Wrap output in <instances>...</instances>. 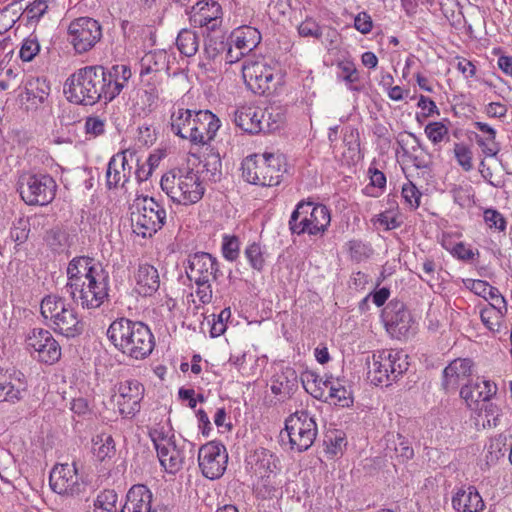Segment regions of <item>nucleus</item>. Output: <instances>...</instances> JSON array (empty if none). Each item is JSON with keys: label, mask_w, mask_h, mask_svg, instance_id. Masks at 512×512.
I'll return each mask as SVG.
<instances>
[{"label": "nucleus", "mask_w": 512, "mask_h": 512, "mask_svg": "<svg viewBox=\"0 0 512 512\" xmlns=\"http://www.w3.org/2000/svg\"><path fill=\"white\" fill-rule=\"evenodd\" d=\"M65 291L82 308L96 309L108 298L109 277L89 257H76L67 267Z\"/></svg>", "instance_id": "f257e3e1"}, {"label": "nucleus", "mask_w": 512, "mask_h": 512, "mask_svg": "<svg viewBox=\"0 0 512 512\" xmlns=\"http://www.w3.org/2000/svg\"><path fill=\"white\" fill-rule=\"evenodd\" d=\"M106 335L118 351L135 360L147 358L155 346L154 336L146 324L125 317L114 320Z\"/></svg>", "instance_id": "f03ea898"}, {"label": "nucleus", "mask_w": 512, "mask_h": 512, "mask_svg": "<svg viewBox=\"0 0 512 512\" xmlns=\"http://www.w3.org/2000/svg\"><path fill=\"white\" fill-rule=\"evenodd\" d=\"M102 65L85 66L76 70L64 84V94L70 103L92 106L105 100L106 76Z\"/></svg>", "instance_id": "7ed1b4c3"}, {"label": "nucleus", "mask_w": 512, "mask_h": 512, "mask_svg": "<svg viewBox=\"0 0 512 512\" xmlns=\"http://www.w3.org/2000/svg\"><path fill=\"white\" fill-rule=\"evenodd\" d=\"M40 312L46 324L56 333L68 338L80 335L84 323L75 309L63 297L58 295L45 296L40 305Z\"/></svg>", "instance_id": "20e7f679"}, {"label": "nucleus", "mask_w": 512, "mask_h": 512, "mask_svg": "<svg viewBox=\"0 0 512 512\" xmlns=\"http://www.w3.org/2000/svg\"><path fill=\"white\" fill-rule=\"evenodd\" d=\"M161 189L174 202L191 205L201 200L205 187L197 172L191 169H172L160 181Z\"/></svg>", "instance_id": "39448f33"}, {"label": "nucleus", "mask_w": 512, "mask_h": 512, "mask_svg": "<svg viewBox=\"0 0 512 512\" xmlns=\"http://www.w3.org/2000/svg\"><path fill=\"white\" fill-rule=\"evenodd\" d=\"M284 158L273 153L254 154L242 162V176L251 184L272 187L281 182Z\"/></svg>", "instance_id": "423d86ee"}, {"label": "nucleus", "mask_w": 512, "mask_h": 512, "mask_svg": "<svg viewBox=\"0 0 512 512\" xmlns=\"http://www.w3.org/2000/svg\"><path fill=\"white\" fill-rule=\"evenodd\" d=\"M408 355L398 350H379L367 360L368 378L374 385L388 387L396 382L407 370Z\"/></svg>", "instance_id": "0eeeda50"}, {"label": "nucleus", "mask_w": 512, "mask_h": 512, "mask_svg": "<svg viewBox=\"0 0 512 512\" xmlns=\"http://www.w3.org/2000/svg\"><path fill=\"white\" fill-rule=\"evenodd\" d=\"M330 222V212L325 205L301 201L291 214L289 229L298 235H323Z\"/></svg>", "instance_id": "6e6552de"}, {"label": "nucleus", "mask_w": 512, "mask_h": 512, "mask_svg": "<svg viewBox=\"0 0 512 512\" xmlns=\"http://www.w3.org/2000/svg\"><path fill=\"white\" fill-rule=\"evenodd\" d=\"M131 209L133 232L142 238L152 237L165 224L166 211L152 197L136 198Z\"/></svg>", "instance_id": "1a4fd4ad"}, {"label": "nucleus", "mask_w": 512, "mask_h": 512, "mask_svg": "<svg viewBox=\"0 0 512 512\" xmlns=\"http://www.w3.org/2000/svg\"><path fill=\"white\" fill-rule=\"evenodd\" d=\"M242 75L247 87L259 95L275 92L281 80L277 65L268 63L264 58L245 60Z\"/></svg>", "instance_id": "9d476101"}, {"label": "nucleus", "mask_w": 512, "mask_h": 512, "mask_svg": "<svg viewBox=\"0 0 512 512\" xmlns=\"http://www.w3.org/2000/svg\"><path fill=\"white\" fill-rule=\"evenodd\" d=\"M168 69V55L164 50L147 52L140 60V78L146 103L152 106L159 98V87Z\"/></svg>", "instance_id": "9b49d317"}, {"label": "nucleus", "mask_w": 512, "mask_h": 512, "mask_svg": "<svg viewBox=\"0 0 512 512\" xmlns=\"http://www.w3.org/2000/svg\"><path fill=\"white\" fill-rule=\"evenodd\" d=\"M284 430L290 449L299 453L313 445L318 432L315 419L305 410L291 414L285 420Z\"/></svg>", "instance_id": "f8f14e48"}, {"label": "nucleus", "mask_w": 512, "mask_h": 512, "mask_svg": "<svg viewBox=\"0 0 512 512\" xmlns=\"http://www.w3.org/2000/svg\"><path fill=\"white\" fill-rule=\"evenodd\" d=\"M56 187L54 179L47 174H26L18 182L20 196L28 205L49 204L55 197Z\"/></svg>", "instance_id": "ddd939ff"}, {"label": "nucleus", "mask_w": 512, "mask_h": 512, "mask_svg": "<svg viewBox=\"0 0 512 512\" xmlns=\"http://www.w3.org/2000/svg\"><path fill=\"white\" fill-rule=\"evenodd\" d=\"M307 382L310 378L317 388L311 392L315 398L330 401L335 405L341 407H349L353 403L352 391L346 385V381L341 378H335L332 375L325 374L324 377H319L315 374L306 375Z\"/></svg>", "instance_id": "4468645a"}, {"label": "nucleus", "mask_w": 512, "mask_h": 512, "mask_svg": "<svg viewBox=\"0 0 512 512\" xmlns=\"http://www.w3.org/2000/svg\"><path fill=\"white\" fill-rule=\"evenodd\" d=\"M51 489L66 497H78L86 492V483L78 475L76 463L57 464L49 476Z\"/></svg>", "instance_id": "2eb2a0df"}, {"label": "nucleus", "mask_w": 512, "mask_h": 512, "mask_svg": "<svg viewBox=\"0 0 512 512\" xmlns=\"http://www.w3.org/2000/svg\"><path fill=\"white\" fill-rule=\"evenodd\" d=\"M144 391V386L135 379H125L115 384L112 401L122 417L133 418L140 411Z\"/></svg>", "instance_id": "dca6fc26"}, {"label": "nucleus", "mask_w": 512, "mask_h": 512, "mask_svg": "<svg viewBox=\"0 0 512 512\" xmlns=\"http://www.w3.org/2000/svg\"><path fill=\"white\" fill-rule=\"evenodd\" d=\"M101 38V25L93 18L80 17L68 26V40L79 54L91 50Z\"/></svg>", "instance_id": "f3484780"}, {"label": "nucleus", "mask_w": 512, "mask_h": 512, "mask_svg": "<svg viewBox=\"0 0 512 512\" xmlns=\"http://www.w3.org/2000/svg\"><path fill=\"white\" fill-rule=\"evenodd\" d=\"M198 462L204 477L211 480L220 478L228 462L225 446L216 441L206 443L198 451Z\"/></svg>", "instance_id": "a211bd4d"}, {"label": "nucleus", "mask_w": 512, "mask_h": 512, "mask_svg": "<svg viewBox=\"0 0 512 512\" xmlns=\"http://www.w3.org/2000/svg\"><path fill=\"white\" fill-rule=\"evenodd\" d=\"M27 347L33 350L38 361L52 365L61 357V347L52 334L45 329H33L26 338Z\"/></svg>", "instance_id": "6ab92c4d"}, {"label": "nucleus", "mask_w": 512, "mask_h": 512, "mask_svg": "<svg viewBox=\"0 0 512 512\" xmlns=\"http://www.w3.org/2000/svg\"><path fill=\"white\" fill-rule=\"evenodd\" d=\"M195 446L185 439L177 442L174 440L169 445L157 452L160 464L168 473L178 472L186 460L194 459Z\"/></svg>", "instance_id": "aec40b11"}, {"label": "nucleus", "mask_w": 512, "mask_h": 512, "mask_svg": "<svg viewBox=\"0 0 512 512\" xmlns=\"http://www.w3.org/2000/svg\"><path fill=\"white\" fill-rule=\"evenodd\" d=\"M382 318L387 331L396 338L405 337L412 329L414 321L401 301H391L384 308Z\"/></svg>", "instance_id": "412c9836"}, {"label": "nucleus", "mask_w": 512, "mask_h": 512, "mask_svg": "<svg viewBox=\"0 0 512 512\" xmlns=\"http://www.w3.org/2000/svg\"><path fill=\"white\" fill-rule=\"evenodd\" d=\"M220 128V120L209 110L194 111V120L189 140L204 145L212 141Z\"/></svg>", "instance_id": "4be33fe9"}, {"label": "nucleus", "mask_w": 512, "mask_h": 512, "mask_svg": "<svg viewBox=\"0 0 512 512\" xmlns=\"http://www.w3.org/2000/svg\"><path fill=\"white\" fill-rule=\"evenodd\" d=\"M186 274L190 281L199 282L216 280L221 273L216 258L209 253L198 252L189 256Z\"/></svg>", "instance_id": "5701e85b"}, {"label": "nucleus", "mask_w": 512, "mask_h": 512, "mask_svg": "<svg viewBox=\"0 0 512 512\" xmlns=\"http://www.w3.org/2000/svg\"><path fill=\"white\" fill-rule=\"evenodd\" d=\"M24 375L15 369L0 372V402L16 403L26 391Z\"/></svg>", "instance_id": "b1692460"}, {"label": "nucleus", "mask_w": 512, "mask_h": 512, "mask_svg": "<svg viewBox=\"0 0 512 512\" xmlns=\"http://www.w3.org/2000/svg\"><path fill=\"white\" fill-rule=\"evenodd\" d=\"M473 361L468 358H457L443 370L442 387L449 392L458 388L459 384L469 379L472 374Z\"/></svg>", "instance_id": "393cba45"}, {"label": "nucleus", "mask_w": 512, "mask_h": 512, "mask_svg": "<svg viewBox=\"0 0 512 512\" xmlns=\"http://www.w3.org/2000/svg\"><path fill=\"white\" fill-rule=\"evenodd\" d=\"M132 167L128 164L127 151L117 153L110 159L106 171L108 189L124 187L131 175Z\"/></svg>", "instance_id": "a878e982"}, {"label": "nucleus", "mask_w": 512, "mask_h": 512, "mask_svg": "<svg viewBox=\"0 0 512 512\" xmlns=\"http://www.w3.org/2000/svg\"><path fill=\"white\" fill-rule=\"evenodd\" d=\"M496 391V385L488 380L477 379L474 383L468 380L460 389V397L471 407L472 404H477L479 401H489Z\"/></svg>", "instance_id": "bb28decb"}, {"label": "nucleus", "mask_w": 512, "mask_h": 512, "mask_svg": "<svg viewBox=\"0 0 512 512\" xmlns=\"http://www.w3.org/2000/svg\"><path fill=\"white\" fill-rule=\"evenodd\" d=\"M106 95L105 102H110L116 98L128 83L132 76L129 66L113 65L109 70L105 68Z\"/></svg>", "instance_id": "cd10ccee"}, {"label": "nucleus", "mask_w": 512, "mask_h": 512, "mask_svg": "<svg viewBox=\"0 0 512 512\" xmlns=\"http://www.w3.org/2000/svg\"><path fill=\"white\" fill-rule=\"evenodd\" d=\"M136 291L142 296L153 295L160 286L158 270L148 263H140L134 274Z\"/></svg>", "instance_id": "c85d7f7f"}, {"label": "nucleus", "mask_w": 512, "mask_h": 512, "mask_svg": "<svg viewBox=\"0 0 512 512\" xmlns=\"http://www.w3.org/2000/svg\"><path fill=\"white\" fill-rule=\"evenodd\" d=\"M153 494L143 484L133 485L127 495L120 512H150Z\"/></svg>", "instance_id": "c756f323"}, {"label": "nucleus", "mask_w": 512, "mask_h": 512, "mask_svg": "<svg viewBox=\"0 0 512 512\" xmlns=\"http://www.w3.org/2000/svg\"><path fill=\"white\" fill-rule=\"evenodd\" d=\"M262 118V109L256 106H242L234 112L235 124L241 130L250 134L262 132Z\"/></svg>", "instance_id": "7c9ffc66"}, {"label": "nucleus", "mask_w": 512, "mask_h": 512, "mask_svg": "<svg viewBox=\"0 0 512 512\" xmlns=\"http://www.w3.org/2000/svg\"><path fill=\"white\" fill-rule=\"evenodd\" d=\"M452 506L457 512H480L484 509V501L474 486L459 489L452 497Z\"/></svg>", "instance_id": "2f4dec72"}, {"label": "nucleus", "mask_w": 512, "mask_h": 512, "mask_svg": "<svg viewBox=\"0 0 512 512\" xmlns=\"http://www.w3.org/2000/svg\"><path fill=\"white\" fill-rule=\"evenodd\" d=\"M261 33L255 27L242 25L234 29L229 37L230 44L247 54L254 50L261 42Z\"/></svg>", "instance_id": "473e14b6"}, {"label": "nucleus", "mask_w": 512, "mask_h": 512, "mask_svg": "<svg viewBox=\"0 0 512 512\" xmlns=\"http://www.w3.org/2000/svg\"><path fill=\"white\" fill-rule=\"evenodd\" d=\"M470 290L484 299L492 300L493 309H497V313L503 317L507 312V305L505 298L500 294L496 287L490 286L484 280H468Z\"/></svg>", "instance_id": "72a5a7b5"}, {"label": "nucleus", "mask_w": 512, "mask_h": 512, "mask_svg": "<svg viewBox=\"0 0 512 512\" xmlns=\"http://www.w3.org/2000/svg\"><path fill=\"white\" fill-rule=\"evenodd\" d=\"M198 11L194 22L200 27L214 30L221 23L222 8L216 1H201L197 3Z\"/></svg>", "instance_id": "f704fd0d"}, {"label": "nucleus", "mask_w": 512, "mask_h": 512, "mask_svg": "<svg viewBox=\"0 0 512 512\" xmlns=\"http://www.w3.org/2000/svg\"><path fill=\"white\" fill-rule=\"evenodd\" d=\"M473 126L480 131V134H475V141L481 152L486 157H495L501 149L500 144L496 141L495 129L480 121L474 122Z\"/></svg>", "instance_id": "c9c22d12"}, {"label": "nucleus", "mask_w": 512, "mask_h": 512, "mask_svg": "<svg viewBox=\"0 0 512 512\" xmlns=\"http://www.w3.org/2000/svg\"><path fill=\"white\" fill-rule=\"evenodd\" d=\"M193 120L194 112L192 110L184 108L175 109L170 117L172 132L183 139L189 140Z\"/></svg>", "instance_id": "e433bc0d"}, {"label": "nucleus", "mask_w": 512, "mask_h": 512, "mask_svg": "<svg viewBox=\"0 0 512 512\" xmlns=\"http://www.w3.org/2000/svg\"><path fill=\"white\" fill-rule=\"evenodd\" d=\"M25 93L28 101H32L34 106L39 105L49 96L50 85L45 78L33 77L27 80Z\"/></svg>", "instance_id": "4c0bfd02"}, {"label": "nucleus", "mask_w": 512, "mask_h": 512, "mask_svg": "<svg viewBox=\"0 0 512 512\" xmlns=\"http://www.w3.org/2000/svg\"><path fill=\"white\" fill-rule=\"evenodd\" d=\"M297 374L294 369L287 368L272 378L271 391L275 395H289L296 387Z\"/></svg>", "instance_id": "58836bf2"}, {"label": "nucleus", "mask_w": 512, "mask_h": 512, "mask_svg": "<svg viewBox=\"0 0 512 512\" xmlns=\"http://www.w3.org/2000/svg\"><path fill=\"white\" fill-rule=\"evenodd\" d=\"M176 45L182 55L192 57L198 51L199 37L195 31L182 29L178 33Z\"/></svg>", "instance_id": "ea45409f"}, {"label": "nucleus", "mask_w": 512, "mask_h": 512, "mask_svg": "<svg viewBox=\"0 0 512 512\" xmlns=\"http://www.w3.org/2000/svg\"><path fill=\"white\" fill-rule=\"evenodd\" d=\"M262 132L271 133L280 129L285 122V113L280 107H268L262 109Z\"/></svg>", "instance_id": "a19ab883"}, {"label": "nucleus", "mask_w": 512, "mask_h": 512, "mask_svg": "<svg viewBox=\"0 0 512 512\" xmlns=\"http://www.w3.org/2000/svg\"><path fill=\"white\" fill-rule=\"evenodd\" d=\"M278 459L268 450H261L257 453V462L255 464V474L257 476L270 475L276 476L278 470Z\"/></svg>", "instance_id": "79ce46f5"}, {"label": "nucleus", "mask_w": 512, "mask_h": 512, "mask_svg": "<svg viewBox=\"0 0 512 512\" xmlns=\"http://www.w3.org/2000/svg\"><path fill=\"white\" fill-rule=\"evenodd\" d=\"M93 452L99 461L111 458L115 454V442L111 435L102 433L93 439Z\"/></svg>", "instance_id": "37998d69"}, {"label": "nucleus", "mask_w": 512, "mask_h": 512, "mask_svg": "<svg viewBox=\"0 0 512 512\" xmlns=\"http://www.w3.org/2000/svg\"><path fill=\"white\" fill-rule=\"evenodd\" d=\"M337 68L340 70L338 75L346 84H349L351 90L359 91V88L353 87L352 84L359 82V72L351 60H342L337 63Z\"/></svg>", "instance_id": "c03bdc74"}, {"label": "nucleus", "mask_w": 512, "mask_h": 512, "mask_svg": "<svg viewBox=\"0 0 512 512\" xmlns=\"http://www.w3.org/2000/svg\"><path fill=\"white\" fill-rule=\"evenodd\" d=\"M258 479L254 483V491L257 497L262 499H268L274 496L276 492V476L263 475L257 476Z\"/></svg>", "instance_id": "a18cd8bd"}, {"label": "nucleus", "mask_w": 512, "mask_h": 512, "mask_svg": "<svg viewBox=\"0 0 512 512\" xmlns=\"http://www.w3.org/2000/svg\"><path fill=\"white\" fill-rule=\"evenodd\" d=\"M149 436L157 452L162 451L164 447L175 440L171 431L165 429L164 426H156L150 429Z\"/></svg>", "instance_id": "49530a36"}, {"label": "nucleus", "mask_w": 512, "mask_h": 512, "mask_svg": "<svg viewBox=\"0 0 512 512\" xmlns=\"http://www.w3.org/2000/svg\"><path fill=\"white\" fill-rule=\"evenodd\" d=\"M29 232V219L21 217L13 222V226L10 231V237L15 243L22 244L28 239Z\"/></svg>", "instance_id": "de8ad7c7"}, {"label": "nucleus", "mask_w": 512, "mask_h": 512, "mask_svg": "<svg viewBox=\"0 0 512 512\" xmlns=\"http://www.w3.org/2000/svg\"><path fill=\"white\" fill-rule=\"evenodd\" d=\"M44 240L53 251L59 252L66 246L67 235L62 229L56 227L46 232Z\"/></svg>", "instance_id": "09e8293b"}, {"label": "nucleus", "mask_w": 512, "mask_h": 512, "mask_svg": "<svg viewBox=\"0 0 512 512\" xmlns=\"http://www.w3.org/2000/svg\"><path fill=\"white\" fill-rule=\"evenodd\" d=\"M454 155L463 170L470 171L473 168L472 151L468 146L462 143H455Z\"/></svg>", "instance_id": "8fccbe9b"}, {"label": "nucleus", "mask_w": 512, "mask_h": 512, "mask_svg": "<svg viewBox=\"0 0 512 512\" xmlns=\"http://www.w3.org/2000/svg\"><path fill=\"white\" fill-rule=\"evenodd\" d=\"M298 34L301 37H311L320 39L322 36V29L320 25L313 18L307 17L298 25Z\"/></svg>", "instance_id": "3c124183"}, {"label": "nucleus", "mask_w": 512, "mask_h": 512, "mask_svg": "<svg viewBox=\"0 0 512 512\" xmlns=\"http://www.w3.org/2000/svg\"><path fill=\"white\" fill-rule=\"evenodd\" d=\"M245 257L249 261L251 267L261 271L264 267V257L259 244L253 243L245 249Z\"/></svg>", "instance_id": "603ef678"}, {"label": "nucleus", "mask_w": 512, "mask_h": 512, "mask_svg": "<svg viewBox=\"0 0 512 512\" xmlns=\"http://www.w3.org/2000/svg\"><path fill=\"white\" fill-rule=\"evenodd\" d=\"M240 251L239 239L236 236L225 235L222 243V253L225 259L234 261L238 258Z\"/></svg>", "instance_id": "864d4df0"}, {"label": "nucleus", "mask_w": 512, "mask_h": 512, "mask_svg": "<svg viewBox=\"0 0 512 512\" xmlns=\"http://www.w3.org/2000/svg\"><path fill=\"white\" fill-rule=\"evenodd\" d=\"M40 51V45L38 43V40L36 37H29L25 39L22 43V46L20 48V58L25 61L29 62L34 59V57L39 53Z\"/></svg>", "instance_id": "5fc2aeb1"}, {"label": "nucleus", "mask_w": 512, "mask_h": 512, "mask_svg": "<svg viewBox=\"0 0 512 512\" xmlns=\"http://www.w3.org/2000/svg\"><path fill=\"white\" fill-rule=\"evenodd\" d=\"M425 133L433 144H438L448 134V128L441 122H432L426 125Z\"/></svg>", "instance_id": "6e6d98bb"}, {"label": "nucleus", "mask_w": 512, "mask_h": 512, "mask_svg": "<svg viewBox=\"0 0 512 512\" xmlns=\"http://www.w3.org/2000/svg\"><path fill=\"white\" fill-rule=\"evenodd\" d=\"M485 223L490 228H496L499 231H504L506 228V221L501 213L493 209H487L484 211Z\"/></svg>", "instance_id": "4d7b16f0"}, {"label": "nucleus", "mask_w": 512, "mask_h": 512, "mask_svg": "<svg viewBox=\"0 0 512 512\" xmlns=\"http://www.w3.org/2000/svg\"><path fill=\"white\" fill-rule=\"evenodd\" d=\"M402 196L411 208L419 206L420 192L412 183L405 184L402 188Z\"/></svg>", "instance_id": "13d9d810"}, {"label": "nucleus", "mask_w": 512, "mask_h": 512, "mask_svg": "<svg viewBox=\"0 0 512 512\" xmlns=\"http://www.w3.org/2000/svg\"><path fill=\"white\" fill-rule=\"evenodd\" d=\"M48 4L46 0H34L26 7V12L30 19H40L47 11Z\"/></svg>", "instance_id": "bf43d9fd"}, {"label": "nucleus", "mask_w": 512, "mask_h": 512, "mask_svg": "<svg viewBox=\"0 0 512 512\" xmlns=\"http://www.w3.org/2000/svg\"><path fill=\"white\" fill-rule=\"evenodd\" d=\"M354 27L362 34H368L373 28L371 16L367 12H360L354 19Z\"/></svg>", "instance_id": "052dcab7"}, {"label": "nucleus", "mask_w": 512, "mask_h": 512, "mask_svg": "<svg viewBox=\"0 0 512 512\" xmlns=\"http://www.w3.org/2000/svg\"><path fill=\"white\" fill-rule=\"evenodd\" d=\"M221 160L218 155H209L204 162V168L211 174L214 181L220 178L221 171Z\"/></svg>", "instance_id": "680f3d73"}, {"label": "nucleus", "mask_w": 512, "mask_h": 512, "mask_svg": "<svg viewBox=\"0 0 512 512\" xmlns=\"http://www.w3.org/2000/svg\"><path fill=\"white\" fill-rule=\"evenodd\" d=\"M210 281L211 280L194 282L197 286L195 293L199 298L200 302L203 304H208L212 300V289Z\"/></svg>", "instance_id": "e2e57ef3"}, {"label": "nucleus", "mask_w": 512, "mask_h": 512, "mask_svg": "<svg viewBox=\"0 0 512 512\" xmlns=\"http://www.w3.org/2000/svg\"><path fill=\"white\" fill-rule=\"evenodd\" d=\"M226 48L223 41L209 39L204 45V53L208 59H215Z\"/></svg>", "instance_id": "0e129e2a"}, {"label": "nucleus", "mask_w": 512, "mask_h": 512, "mask_svg": "<svg viewBox=\"0 0 512 512\" xmlns=\"http://www.w3.org/2000/svg\"><path fill=\"white\" fill-rule=\"evenodd\" d=\"M453 200L460 207H465L470 203L469 190L462 186H454L451 189Z\"/></svg>", "instance_id": "69168bd1"}, {"label": "nucleus", "mask_w": 512, "mask_h": 512, "mask_svg": "<svg viewBox=\"0 0 512 512\" xmlns=\"http://www.w3.org/2000/svg\"><path fill=\"white\" fill-rule=\"evenodd\" d=\"M504 455L505 452L502 450L500 442H491L487 448L486 462L487 464H494Z\"/></svg>", "instance_id": "338daca9"}, {"label": "nucleus", "mask_w": 512, "mask_h": 512, "mask_svg": "<svg viewBox=\"0 0 512 512\" xmlns=\"http://www.w3.org/2000/svg\"><path fill=\"white\" fill-rule=\"evenodd\" d=\"M104 122L98 117H88L85 122L86 132L95 136L104 133Z\"/></svg>", "instance_id": "774afa93"}]
</instances>
